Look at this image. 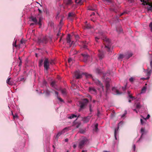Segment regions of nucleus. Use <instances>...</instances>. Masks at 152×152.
<instances>
[{"instance_id":"1","label":"nucleus","mask_w":152,"mask_h":152,"mask_svg":"<svg viewBox=\"0 0 152 152\" xmlns=\"http://www.w3.org/2000/svg\"><path fill=\"white\" fill-rule=\"evenodd\" d=\"M31 20L34 23V24H38L40 27L42 25L41 21L42 19V16L40 14H38L36 16H32L30 17Z\"/></svg>"},{"instance_id":"2","label":"nucleus","mask_w":152,"mask_h":152,"mask_svg":"<svg viewBox=\"0 0 152 152\" xmlns=\"http://www.w3.org/2000/svg\"><path fill=\"white\" fill-rule=\"evenodd\" d=\"M141 2H143L142 4L144 5H148L147 9L148 10H152V2L150 0H140Z\"/></svg>"},{"instance_id":"3","label":"nucleus","mask_w":152,"mask_h":152,"mask_svg":"<svg viewBox=\"0 0 152 152\" xmlns=\"http://www.w3.org/2000/svg\"><path fill=\"white\" fill-rule=\"evenodd\" d=\"M88 141V139L86 137H84L83 140L79 142L78 146L79 148L80 149H82L84 146L86 144Z\"/></svg>"},{"instance_id":"4","label":"nucleus","mask_w":152,"mask_h":152,"mask_svg":"<svg viewBox=\"0 0 152 152\" xmlns=\"http://www.w3.org/2000/svg\"><path fill=\"white\" fill-rule=\"evenodd\" d=\"M103 35V33H99V35L100 36H99V37H96L95 38V40L96 42H98L97 40L99 39L100 38H101V39H102L104 41H106L107 42H108V43H109L110 42L109 39L106 37H103L102 38L101 36Z\"/></svg>"},{"instance_id":"5","label":"nucleus","mask_w":152,"mask_h":152,"mask_svg":"<svg viewBox=\"0 0 152 152\" xmlns=\"http://www.w3.org/2000/svg\"><path fill=\"white\" fill-rule=\"evenodd\" d=\"M88 102V100L87 99H85L83 100V102L81 103L80 105V109H79V111H80L86 105Z\"/></svg>"},{"instance_id":"6","label":"nucleus","mask_w":152,"mask_h":152,"mask_svg":"<svg viewBox=\"0 0 152 152\" xmlns=\"http://www.w3.org/2000/svg\"><path fill=\"white\" fill-rule=\"evenodd\" d=\"M49 61L48 58H46L44 62V67L45 69L48 70L49 68Z\"/></svg>"},{"instance_id":"7","label":"nucleus","mask_w":152,"mask_h":152,"mask_svg":"<svg viewBox=\"0 0 152 152\" xmlns=\"http://www.w3.org/2000/svg\"><path fill=\"white\" fill-rule=\"evenodd\" d=\"M66 40L67 42L69 44V47H71L73 43L74 42L72 41V42H71L70 34H68L66 39Z\"/></svg>"},{"instance_id":"8","label":"nucleus","mask_w":152,"mask_h":152,"mask_svg":"<svg viewBox=\"0 0 152 152\" xmlns=\"http://www.w3.org/2000/svg\"><path fill=\"white\" fill-rule=\"evenodd\" d=\"M69 130V128L66 127L61 132L58 133L56 136V138H58L62 133H64L66 131Z\"/></svg>"},{"instance_id":"9","label":"nucleus","mask_w":152,"mask_h":152,"mask_svg":"<svg viewBox=\"0 0 152 152\" xmlns=\"http://www.w3.org/2000/svg\"><path fill=\"white\" fill-rule=\"evenodd\" d=\"M93 80L96 85H99L102 88V89L103 90L104 86L100 81L97 79H93Z\"/></svg>"},{"instance_id":"10","label":"nucleus","mask_w":152,"mask_h":152,"mask_svg":"<svg viewBox=\"0 0 152 152\" xmlns=\"http://www.w3.org/2000/svg\"><path fill=\"white\" fill-rule=\"evenodd\" d=\"M111 82V80L109 79L108 78L106 79V89L107 90H108L110 86V83Z\"/></svg>"},{"instance_id":"11","label":"nucleus","mask_w":152,"mask_h":152,"mask_svg":"<svg viewBox=\"0 0 152 152\" xmlns=\"http://www.w3.org/2000/svg\"><path fill=\"white\" fill-rule=\"evenodd\" d=\"M75 76L76 79H78L81 77L82 74L80 73L79 71H76L75 73Z\"/></svg>"},{"instance_id":"12","label":"nucleus","mask_w":152,"mask_h":152,"mask_svg":"<svg viewBox=\"0 0 152 152\" xmlns=\"http://www.w3.org/2000/svg\"><path fill=\"white\" fill-rule=\"evenodd\" d=\"M89 91L91 94H96V91L94 88L91 87L89 88Z\"/></svg>"},{"instance_id":"13","label":"nucleus","mask_w":152,"mask_h":152,"mask_svg":"<svg viewBox=\"0 0 152 152\" xmlns=\"http://www.w3.org/2000/svg\"><path fill=\"white\" fill-rule=\"evenodd\" d=\"M91 117L88 116L86 117H84L82 118V121L84 123H87L88 122L91 118Z\"/></svg>"},{"instance_id":"14","label":"nucleus","mask_w":152,"mask_h":152,"mask_svg":"<svg viewBox=\"0 0 152 152\" xmlns=\"http://www.w3.org/2000/svg\"><path fill=\"white\" fill-rule=\"evenodd\" d=\"M132 55L133 54L132 53L130 52H128L125 55V57L126 58L128 59L131 57Z\"/></svg>"},{"instance_id":"15","label":"nucleus","mask_w":152,"mask_h":152,"mask_svg":"<svg viewBox=\"0 0 152 152\" xmlns=\"http://www.w3.org/2000/svg\"><path fill=\"white\" fill-rule=\"evenodd\" d=\"M64 3L66 5H69L72 3V0H67V1H64Z\"/></svg>"},{"instance_id":"16","label":"nucleus","mask_w":152,"mask_h":152,"mask_svg":"<svg viewBox=\"0 0 152 152\" xmlns=\"http://www.w3.org/2000/svg\"><path fill=\"white\" fill-rule=\"evenodd\" d=\"M11 77L9 78L7 80V83L9 85H12L13 84V83L10 81Z\"/></svg>"},{"instance_id":"17","label":"nucleus","mask_w":152,"mask_h":152,"mask_svg":"<svg viewBox=\"0 0 152 152\" xmlns=\"http://www.w3.org/2000/svg\"><path fill=\"white\" fill-rule=\"evenodd\" d=\"M82 55L83 56V58L85 59L84 61H86L87 59L88 58V55L87 54H82Z\"/></svg>"},{"instance_id":"18","label":"nucleus","mask_w":152,"mask_h":152,"mask_svg":"<svg viewBox=\"0 0 152 152\" xmlns=\"http://www.w3.org/2000/svg\"><path fill=\"white\" fill-rule=\"evenodd\" d=\"M85 76L87 78H92V76L91 75L88 74L87 73H85L84 74Z\"/></svg>"},{"instance_id":"19","label":"nucleus","mask_w":152,"mask_h":152,"mask_svg":"<svg viewBox=\"0 0 152 152\" xmlns=\"http://www.w3.org/2000/svg\"><path fill=\"white\" fill-rule=\"evenodd\" d=\"M77 115L74 114H72L70 116H68V118L69 119H72L75 117H76Z\"/></svg>"},{"instance_id":"20","label":"nucleus","mask_w":152,"mask_h":152,"mask_svg":"<svg viewBox=\"0 0 152 152\" xmlns=\"http://www.w3.org/2000/svg\"><path fill=\"white\" fill-rule=\"evenodd\" d=\"M146 89V86L143 87L142 89L141 93H144L145 92Z\"/></svg>"},{"instance_id":"21","label":"nucleus","mask_w":152,"mask_h":152,"mask_svg":"<svg viewBox=\"0 0 152 152\" xmlns=\"http://www.w3.org/2000/svg\"><path fill=\"white\" fill-rule=\"evenodd\" d=\"M75 16V13L74 12H69L68 14L69 17H74Z\"/></svg>"},{"instance_id":"22","label":"nucleus","mask_w":152,"mask_h":152,"mask_svg":"<svg viewBox=\"0 0 152 152\" xmlns=\"http://www.w3.org/2000/svg\"><path fill=\"white\" fill-rule=\"evenodd\" d=\"M118 128H119V127L118 126L117 129H115V137L116 140H117L116 136L117 134L118 131Z\"/></svg>"},{"instance_id":"23","label":"nucleus","mask_w":152,"mask_h":152,"mask_svg":"<svg viewBox=\"0 0 152 152\" xmlns=\"http://www.w3.org/2000/svg\"><path fill=\"white\" fill-rule=\"evenodd\" d=\"M91 26L89 24H86L84 27L85 29H89L90 28Z\"/></svg>"},{"instance_id":"24","label":"nucleus","mask_w":152,"mask_h":152,"mask_svg":"<svg viewBox=\"0 0 152 152\" xmlns=\"http://www.w3.org/2000/svg\"><path fill=\"white\" fill-rule=\"evenodd\" d=\"M124 57L125 58V56H124L123 54H121L119 55V56L118 57V58L119 59H120L123 58Z\"/></svg>"},{"instance_id":"25","label":"nucleus","mask_w":152,"mask_h":152,"mask_svg":"<svg viewBox=\"0 0 152 152\" xmlns=\"http://www.w3.org/2000/svg\"><path fill=\"white\" fill-rule=\"evenodd\" d=\"M82 0H75V3L78 4H82V2H81Z\"/></svg>"},{"instance_id":"26","label":"nucleus","mask_w":152,"mask_h":152,"mask_svg":"<svg viewBox=\"0 0 152 152\" xmlns=\"http://www.w3.org/2000/svg\"><path fill=\"white\" fill-rule=\"evenodd\" d=\"M145 132L144 129L142 128H141L140 129V132L142 134V135L144 134Z\"/></svg>"},{"instance_id":"27","label":"nucleus","mask_w":152,"mask_h":152,"mask_svg":"<svg viewBox=\"0 0 152 152\" xmlns=\"http://www.w3.org/2000/svg\"><path fill=\"white\" fill-rule=\"evenodd\" d=\"M114 90H115L116 91V94H121V93H119V91L118 90H116V89H115V88H112L113 91H114Z\"/></svg>"},{"instance_id":"28","label":"nucleus","mask_w":152,"mask_h":152,"mask_svg":"<svg viewBox=\"0 0 152 152\" xmlns=\"http://www.w3.org/2000/svg\"><path fill=\"white\" fill-rule=\"evenodd\" d=\"M43 61V59H41L39 61V65L40 66L42 65V64Z\"/></svg>"},{"instance_id":"29","label":"nucleus","mask_w":152,"mask_h":152,"mask_svg":"<svg viewBox=\"0 0 152 152\" xmlns=\"http://www.w3.org/2000/svg\"><path fill=\"white\" fill-rule=\"evenodd\" d=\"M141 117H142V118H143L144 120H146V119H148L149 118H150V115H149L148 114V115H147V117H146V118H144V117H143V116H141Z\"/></svg>"},{"instance_id":"30","label":"nucleus","mask_w":152,"mask_h":152,"mask_svg":"<svg viewBox=\"0 0 152 152\" xmlns=\"http://www.w3.org/2000/svg\"><path fill=\"white\" fill-rule=\"evenodd\" d=\"M74 61L71 58H69L68 60V62L70 64L71 62L72 63Z\"/></svg>"},{"instance_id":"31","label":"nucleus","mask_w":152,"mask_h":152,"mask_svg":"<svg viewBox=\"0 0 152 152\" xmlns=\"http://www.w3.org/2000/svg\"><path fill=\"white\" fill-rule=\"evenodd\" d=\"M12 114L13 115V117L14 119L15 118H18V116L17 114H15V115H14L12 113Z\"/></svg>"},{"instance_id":"32","label":"nucleus","mask_w":152,"mask_h":152,"mask_svg":"<svg viewBox=\"0 0 152 152\" xmlns=\"http://www.w3.org/2000/svg\"><path fill=\"white\" fill-rule=\"evenodd\" d=\"M140 107H141V106H140V103H137L136 104V107H137V108L139 109V108H140Z\"/></svg>"},{"instance_id":"33","label":"nucleus","mask_w":152,"mask_h":152,"mask_svg":"<svg viewBox=\"0 0 152 152\" xmlns=\"http://www.w3.org/2000/svg\"><path fill=\"white\" fill-rule=\"evenodd\" d=\"M80 123H78L76 124V128H78L80 126Z\"/></svg>"},{"instance_id":"34","label":"nucleus","mask_w":152,"mask_h":152,"mask_svg":"<svg viewBox=\"0 0 152 152\" xmlns=\"http://www.w3.org/2000/svg\"><path fill=\"white\" fill-rule=\"evenodd\" d=\"M99 56L100 58H102L103 57V54H102L101 53H100L99 54Z\"/></svg>"},{"instance_id":"35","label":"nucleus","mask_w":152,"mask_h":152,"mask_svg":"<svg viewBox=\"0 0 152 152\" xmlns=\"http://www.w3.org/2000/svg\"><path fill=\"white\" fill-rule=\"evenodd\" d=\"M105 47L107 48L108 51H109L110 50V47L109 45H108V46L105 45Z\"/></svg>"},{"instance_id":"36","label":"nucleus","mask_w":152,"mask_h":152,"mask_svg":"<svg viewBox=\"0 0 152 152\" xmlns=\"http://www.w3.org/2000/svg\"><path fill=\"white\" fill-rule=\"evenodd\" d=\"M134 80V79L133 77H131L130 78H129V80L130 82H132Z\"/></svg>"},{"instance_id":"37","label":"nucleus","mask_w":152,"mask_h":152,"mask_svg":"<svg viewBox=\"0 0 152 152\" xmlns=\"http://www.w3.org/2000/svg\"><path fill=\"white\" fill-rule=\"evenodd\" d=\"M111 0H104V1L105 3H109L111 2Z\"/></svg>"},{"instance_id":"38","label":"nucleus","mask_w":152,"mask_h":152,"mask_svg":"<svg viewBox=\"0 0 152 152\" xmlns=\"http://www.w3.org/2000/svg\"><path fill=\"white\" fill-rule=\"evenodd\" d=\"M98 124H96L95 125V129H96V131H97L98 130Z\"/></svg>"},{"instance_id":"39","label":"nucleus","mask_w":152,"mask_h":152,"mask_svg":"<svg viewBox=\"0 0 152 152\" xmlns=\"http://www.w3.org/2000/svg\"><path fill=\"white\" fill-rule=\"evenodd\" d=\"M149 27L151 28V30L152 31V22H151L149 24Z\"/></svg>"},{"instance_id":"40","label":"nucleus","mask_w":152,"mask_h":152,"mask_svg":"<svg viewBox=\"0 0 152 152\" xmlns=\"http://www.w3.org/2000/svg\"><path fill=\"white\" fill-rule=\"evenodd\" d=\"M95 8H90L88 9V10H94L96 9V5L94 6Z\"/></svg>"},{"instance_id":"41","label":"nucleus","mask_w":152,"mask_h":152,"mask_svg":"<svg viewBox=\"0 0 152 152\" xmlns=\"http://www.w3.org/2000/svg\"><path fill=\"white\" fill-rule=\"evenodd\" d=\"M58 99V100L61 102H63V100L61 98L59 97H57Z\"/></svg>"},{"instance_id":"42","label":"nucleus","mask_w":152,"mask_h":152,"mask_svg":"<svg viewBox=\"0 0 152 152\" xmlns=\"http://www.w3.org/2000/svg\"><path fill=\"white\" fill-rule=\"evenodd\" d=\"M55 84V83L54 82V81H53L51 83V85L52 86H54Z\"/></svg>"},{"instance_id":"43","label":"nucleus","mask_w":152,"mask_h":152,"mask_svg":"<svg viewBox=\"0 0 152 152\" xmlns=\"http://www.w3.org/2000/svg\"><path fill=\"white\" fill-rule=\"evenodd\" d=\"M96 72L97 73H101L100 70H99L98 69H96Z\"/></svg>"},{"instance_id":"44","label":"nucleus","mask_w":152,"mask_h":152,"mask_svg":"<svg viewBox=\"0 0 152 152\" xmlns=\"http://www.w3.org/2000/svg\"><path fill=\"white\" fill-rule=\"evenodd\" d=\"M46 94L48 95H49L50 93V91L48 90L46 91Z\"/></svg>"},{"instance_id":"45","label":"nucleus","mask_w":152,"mask_h":152,"mask_svg":"<svg viewBox=\"0 0 152 152\" xmlns=\"http://www.w3.org/2000/svg\"><path fill=\"white\" fill-rule=\"evenodd\" d=\"M140 122L141 124L142 125H143L144 123V122L143 121L142 119H140Z\"/></svg>"},{"instance_id":"46","label":"nucleus","mask_w":152,"mask_h":152,"mask_svg":"<svg viewBox=\"0 0 152 152\" xmlns=\"http://www.w3.org/2000/svg\"><path fill=\"white\" fill-rule=\"evenodd\" d=\"M20 43L22 44L23 43H24V40L23 39H22L20 40Z\"/></svg>"},{"instance_id":"47","label":"nucleus","mask_w":152,"mask_h":152,"mask_svg":"<svg viewBox=\"0 0 152 152\" xmlns=\"http://www.w3.org/2000/svg\"><path fill=\"white\" fill-rule=\"evenodd\" d=\"M135 145H134L133 146V149L134 151H135Z\"/></svg>"},{"instance_id":"48","label":"nucleus","mask_w":152,"mask_h":152,"mask_svg":"<svg viewBox=\"0 0 152 152\" xmlns=\"http://www.w3.org/2000/svg\"><path fill=\"white\" fill-rule=\"evenodd\" d=\"M89 110L90 112H92V110L91 107V105H90L89 106Z\"/></svg>"},{"instance_id":"49","label":"nucleus","mask_w":152,"mask_h":152,"mask_svg":"<svg viewBox=\"0 0 152 152\" xmlns=\"http://www.w3.org/2000/svg\"><path fill=\"white\" fill-rule=\"evenodd\" d=\"M129 97L130 98V99H133V98H134V97L132 96V95H129Z\"/></svg>"},{"instance_id":"50","label":"nucleus","mask_w":152,"mask_h":152,"mask_svg":"<svg viewBox=\"0 0 152 152\" xmlns=\"http://www.w3.org/2000/svg\"><path fill=\"white\" fill-rule=\"evenodd\" d=\"M61 91V93L63 94H65V91L64 90H62Z\"/></svg>"},{"instance_id":"51","label":"nucleus","mask_w":152,"mask_h":152,"mask_svg":"<svg viewBox=\"0 0 152 152\" xmlns=\"http://www.w3.org/2000/svg\"><path fill=\"white\" fill-rule=\"evenodd\" d=\"M55 93L57 95V97H58V93L57 91H55Z\"/></svg>"},{"instance_id":"52","label":"nucleus","mask_w":152,"mask_h":152,"mask_svg":"<svg viewBox=\"0 0 152 152\" xmlns=\"http://www.w3.org/2000/svg\"><path fill=\"white\" fill-rule=\"evenodd\" d=\"M16 41L15 42V43L14 44H13V46H15V47H16L17 46V45H16Z\"/></svg>"},{"instance_id":"53","label":"nucleus","mask_w":152,"mask_h":152,"mask_svg":"<svg viewBox=\"0 0 152 152\" xmlns=\"http://www.w3.org/2000/svg\"><path fill=\"white\" fill-rule=\"evenodd\" d=\"M76 147H77V145H75V144H74V145H73V148H76Z\"/></svg>"},{"instance_id":"54","label":"nucleus","mask_w":152,"mask_h":152,"mask_svg":"<svg viewBox=\"0 0 152 152\" xmlns=\"http://www.w3.org/2000/svg\"><path fill=\"white\" fill-rule=\"evenodd\" d=\"M68 139H67V138H66V139L65 140V142H68Z\"/></svg>"},{"instance_id":"55","label":"nucleus","mask_w":152,"mask_h":152,"mask_svg":"<svg viewBox=\"0 0 152 152\" xmlns=\"http://www.w3.org/2000/svg\"><path fill=\"white\" fill-rule=\"evenodd\" d=\"M87 151V150H83L82 152H86Z\"/></svg>"},{"instance_id":"56","label":"nucleus","mask_w":152,"mask_h":152,"mask_svg":"<svg viewBox=\"0 0 152 152\" xmlns=\"http://www.w3.org/2000/svg\"><path fill=\"white\" fill-rule=\"evenodd\" d=\"M38 10L39 12V13H41V11L39 9H38Z\"/></svg>"},{"instance_id":"57","label":"nucleus","mask_w":152,"mask_h":152,"mask_svg":"<svg viewBox=\"0 0 152 152\" xmlns=\"http://www.w3.org/2000/svg\"><path fill=\"white\" fill-rule=\"evenodd\" d=\"M125 88H126L125 87V88H124V87H123V89L124 90L125 89Z\"/></svg>"},{"instance_id":"58","label":"nucleus","mask_w":152,"mask_h":152,"mask_svg":"<svg viewBox=\"0 0 152 152\" xmlns=\"http://www.w3.org/2000/svg\"><path fill=\"white\" fill-rule=\"evenodd\" d=\"M134 111H135L136 113H137V110H136V109H134Z\"/></svg>"},{"instance_id":"59","label":"nucleus","mask_w":152,"mask_h":152,"mask_svg":"<svg viewBox=\"0 0 152 152\" xmlns=\"http://www.w3.org/2000/svg\"><path fill=\"white\" fill-rule=\"evenodd\" d=\"M34 23H31L30 24V25H34Z\"/></svg>"},{"instance_id":"60","label":"nucleus","mask_w":152,"mask_h":152,"mask_svg":"<svg viewBox=\"0 0 152 152\" xmlns=\"http://www.w3.org/2000/svg\"><path fill=\"white\" fill-rule=\"evenodd\" d=\"M95 13H94V12H93V13H92V15H95Z\"/></svg>"},{"instance_id":"61","label":"nucleus","mask_w":152,"mask_h":152,"mask_svg":"<svg viewBox=\"0 0 152 152\" xmlns=\"http://www.w3.org/2000/svg\"><path fill=\"white\" fill-rule=\"evenodd\" d=\"M53 62V61H52L51 62H50V63L51 64H52Z\"/></svg>"},{"instance_id":"62","label":"nucleus","mask_w":152,"mask_h":152,"mask_svg":"<svg viewBox=\"0 0 152 152\" xmlns=\"http://www.w3.org/2000/svg\"><path fill=\"white\" fill-rule=\"evenodd\" d=\"M124 14V13H122V14H121V15H120V16H121L122 15H123Z\"/></svg>"},{"instance_id":"63","label":"nucleus","mask_w":152,"mask_h":152,"mask_svg":"<svg viewBox=\"0 0 152 152\" xmlns=\"http://www.w3.org/2000/svg\"><path fill=\"white\" fill-rule=\"evenodd\" d=\"M36 55V56L37 57V53H36L35 54Z\"/></svg>"},{"instance_id":"64","label":"nucleus","mask_w":152,"mask_h":152,"mask_svg":"<svg viewBox=\"0 0 152 152\" xmlns=\"http://www.w3.org/2000/svg\"><path fill=\"white\" fill-rule=\"evenodd\" d=\"M104 152H109L107 151H104Z\"/></svg>"}]
</instances>
